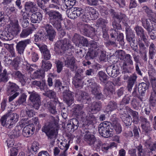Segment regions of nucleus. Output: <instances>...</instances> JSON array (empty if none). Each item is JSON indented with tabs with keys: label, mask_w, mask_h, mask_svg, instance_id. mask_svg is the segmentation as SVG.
<instances>
[{
	"label": "nucleus",
	"mask_w": 156,
	"mask_h": 156,
	"mask_svg": "<svg viewBox=\"0 0 156 156\" xmlns=\"http://www.w3.org/2000/svg\"><path fill=\"white\" fill-rule=\"evenodd\" d=\"M68 17L74 19L82 15L81 19L83 21L87 22L90 18L91 20L96 19L98 17V13L92 7H87L84 10L81 8L75 7L73 11L69 10L66 11Z\"/></svg>",
	"instance_id": "nucleus-1"
},
{
	"label": "nucleus",
	"mask_w": 156,
	"mask_h": 156,
	"mask_svg": "<svg viewBox=\"0 0 156 156\" xmlns=\"http://www.w3.org/2000/svg\"><path fill=\"white\" fill-rule=\"evenodd\" d=\"M47 13L49 15L50 22L58 31L61 32L62 36H64L65 33L63 30H62L60 22L62 20L61 14L58 11L52 10L47 12Z\"/></svg>",
	"instance_id": "nucleus-2"
},
{
	"label": "nucleus",
	"mask_w": 156,
	"mask_h": 156,
	"mask_svg": "<svg viewBox=\"0 0 156 156\" xmlns=\"http://www.w3.org/2000/svg\"><path fill=\"white\" fill-rule=\"evenodd\" d=\"M112 26L114 29H111L110 30V36L112 39L113 41H111L112 44H115L116 41H119L122 44L123 42V35L122 33H119L116 30H120L121 29V26L115 21L112 23Z\"/></svg>",
	"instance_id": "nucleus-3"
},
{
	"label": "nucleus",
	"mask_w": 156,
	"mask_h": 156,
	"mask_svg": "<svg viewBox=\"0 0 156 156\" xmlns=\"http://www.w3.org/2000/svg\"><path fill=\"white\" fill-rule=\"evenodd\" d=\"M82 108V106L78 105H75L73 111V114L77 116L80 115L82 114V116H83L84 115V113H82L81 111ZM82 120L84 122L83 125H86L91 124L96 122V119L92 114L87 115L86 118H84V117H83Z\"/></svg>",
	"instance_id": "nucleus-4"
},
{
	"label": "nucleus",
	"mask_w": 156,
	"mask_h": 156,
	"mask_svg": "<svg viewBox=\"0 0 156 156\" xmlns=\"http://www.w3.org/2000/svg\"><path fill=\"white\" fill-rule=\"evenodd\" d=\"M42 131L44 132L49 138L54 140L58 133L56 125L53 123H49L46 124L42 128Z\"/></svg>",
	"instance_id": "nucleus-5"
},
{
	"label": "nucleus",
	"mask_w": 156,
	"mask_h": 156,
	"mask_svg": "<svg viewBox=\"0 0 156 156\" xmlns=\"http://www.w3.org/2000/svg\"><path fill=\"white\" fill-rule=\"evenodd\" d=\"M19 115L16 113H13L9 116L5 115L2 117L1 120L2 125L3 126H8L10 128L12 125L16 123L18 120Z\"/></svg>",
	"instance_id": "nucleus-6"
},
{
	"label": "nucleus",
	"mask_w": 156,
	"mask_h": 156,
	"mask_svg": "<svg viewBox=\"0 0 156 156\" xmlns=\"http://www.w3.org/2000/svg\"><path fill=\"white\" fill-rule=\"evenodd\" d=\"M72 46L70 44L69 41L65 39L58 41L55 44V50L58 53H62L64 51L71 48Z\"/></svg>",
	"instance_id": "nucleus-7"
},
{
	"label": "nucleus",
	"mask_w": 156,
	"mask_h": 156,
	"mask_svg": "<svg viewBox=\"0 0 156 156\" xmlns=\"http://www.w3.org/2000/svg\"><path fill=\"white\" fill-rule=\"evenodd\" d=\"M109 123L104 122L100 124L98 127V131L101 136L108 138L112 136V132L109 129Z\"/></svg>",
	"instance_id": "nucleus-8"
},
{
	"label": "nucleus",
	"mask_w": 156,
	"mask_h": 156,
	"mask_svg": "<svg viewBox=\"0 0 156 156\" xmlns=\"http://www.w3.org/2000/svg\"><path fill=\"white\" fill-rule=\"evenodd\" d=\"M19 90L18 86L15 83L9 82L8 85L7 92L9 94H14L9 97V101L11 102L19 94L17 92Z\"/></svg>",
	"instance_id": "nucleus-9"
},
{
	"label": "nucleus",
	"mask_w": 156,
	"mask_h": 156,
	"mask_svg": "<svg viewBox=\"0 0 156 156\" xmlns=\"http://www.w3.org/2000/svg\"><path fill=\"white\" fill-rule=\"evenodd\" d=\"M84 137L87 143L90 145H93L96 148L100 147L101 141L97 140L94 136L91 135L90 133L88 132L85 134Z\"/></svg>",
	"instance_id": "nucleus-10"
},
{
	"label": "nucleus",
	"mask_w": 156,
	"mask_h": 156,
	"mask_svg": "<svg viewBox=\"0 0 156 156\" xmlns=\"http://www.w3.org/2000/svg\"><path fill=\"white\" fill-rule=\"evenodd\" d=\"M132 58L131 56L129 54H127L123 59L122 67L128 72H130L134 68L133 62Z\"/></svg>",
	"instance_id": "nucleus-11"
},
{
	"label": "nucleus",
	"mask_w": 156,
	"mask_h": 156,
	"mask_svg": "<svg viewBox=\"0 0 156 156\" xmlns=\"http://www.w3.org/2000/svg\"><path fill=\"white\" fill-rule=\"evenodd\" d=\"M73 41L76 46L79 47H81L82 46L87 47L89 45L88 41L86 38L77 34L74 35L73 38Z\"/></svg>",
	"instance_id": "nucleus-12"
},
{
	"label": "nucleus",
	"mask_w": 156,
	"mask_h": 156,
	"mask_svg": "<svg viewBox=\"0 0 156 156\" xmlns=\"http://www.w3.org/2000/svg\"><path fill=\"white\" fill-rule=\"evenodd\" d=\"M29 99L33 102L34 108L36 109H38L41 104L39 95L35 92L33 91L30 93Z\"/></svg>",
	"instance_id": "nucleus-13"
},
{
	"label": "nucleus",
	"mask_w": 156,
	"mask_h": 156,
	"mask_svg": "<svg viewBox=\"0 0 156 156\" xmlns=\"http://www.w3.org/2000/svg\"><path fill=\"white\" fill-rule=\"evenodd\" d=\"M35 129L34 124H29L24 127L22 134L24 136L28 137L34 134Z\"/></svg>",
	"instance_id": "nucleus-14"
},
{
	"label": "nucleus",
	"mask_w": 156,
	"mask_h": 156,
	"mask_svg": "<svg viewBox=\"0 0 156 156\" xmlns=\"http://www.w3.org/2000/svg\"><path fill=\"white\" fill-rule=\"evenodd\" d=\"M89 87L91 89L92 93L95 96L96 98L100 99L102 97V94L99 92L98 85L94 82H90L89 83Z\"/></svg>",
	"instance_id": "nucleus-15"
},
{
	"label": "nucleus",
	"mask_w": 156,
	"mask_h": 156,
	"mask_svg": "<svg viewBox=\"0 0 156 156\" xmlns=\"http://www.w3.org/2000/svg\"><path fill=\"white\" fill-rule=\"evenodd\" d=\"M30 42V40L29 39L21 41L18 42L16 45V48L18 53L20 54H23L25 47Z\"/></svg>",
	"instance_id": "nucleus-16"
},
{
	"label": "nucleus",
	"mask_w": 156,
	"mask_h": 156,
	"mask_svg": "<svg viewBox=\"0 0 156 156\" xmlns=\"http://www.w3.org/2000/svg\"><path fill=\"white\" fill-rule=\"evenodd\" d=\"M107 23V20L100 18L98 20L96 24V26L98 27H100L102 28L103 37L106 38L108 37V35L107 33L106 28H105V25Z\"/></svg>",
	"instance_id": "nucleus-17"
},
{
	"label": "nucleus",
	"mask_w": 156,
	"mask_h": 156,
	"mask_svg": "<svg viewBox=\"0 0 156 156\" xmlns=\"http://www.w3.org/2000/svg\"><path fill=\"white\" fill-rule=\"evenodd\" d=\"M63 96L64 101L69 106H70L73 103V96L70 91L65 90L63 93Z\"/></svg>",
	"instance_id": "nucleus-18"
},
{
	"label": "nucleus",
	"mask_w": 156,
	"mask_h": 156,
	"mask_svg": "<svg viewBox=\"0 0 156 156\" xmlns=\"http://www.w3.org/2000/svg\"><path fill=\"white\" fill-rule=\"evenodd\" d=\"M90 48L88 51V54L91 58L96 56L98 53L96 51V49L98 44L97 42L94 41H91L90 43Z\"/></svg>",
	"instance_id": "nucleus-19"
},
{
	"label": "nucleus",
	"mask_w": 156,
	"mask_h": 156,
	"mask_svg": "<svg viewBox=\"0 0 156 156\" xmlns=\"http://www.w3.org/2000/svg\"><path fill=\"white\" fill-rule=\"evenodd\" d=\"M83 78L80 74H76L73 81V83L76 88H81L83 86V83L82 81Z\"/></svg>",
	"instance_id": "nucleus-20"
},
{
	"label": "nucleus",
	"mask_w": 156,
	"mask_h": 156,
	"mask_svg": "<svg viewBox=\"0 0 156 156\" xmlns=\"http://www.w3.org/2000/svg\"><path fill=\"white\" fill-rule=\"evenodd\" d=\"M44 28L49 37V40L52 41L55 36V32L52 26L49 24H47L44 26Z\"/></svg>",
	"instance_id": "nucleus-21"
},
{
	"label": "nucleus",
	"mask_w": 156,
	"mask_h": 156,
	"mask_svg": "<svg viewBox=\"0 0 156 156\" xmlns=\"http://www.w3.org/2000/svg\"><path fill=\"white\" fill-rule=\"evenodd\" d=\"M38 47L42 53H43L44 60L49 59L51 57L50 52L47 48V46L45 45H38Z\"/></svg>",
	"instance_id": "nucleus-22"
},
{
	"label": "nucleus",
	"mask_w": 156,
	"mask_h": 156,
	"mask_svg": "<svg viewBox=\"0 0 156 156\" xmlns=\"http://www.w3.org/2000/svg\"><path fill=\"white\" fill-rule=\"evenodd\" d=\"M114 84L111 82H108L106 84L104 89V94L106 96H110L113 93Z\"/></svg>",
	"instance_id": "nucleus-23"
},
{
	"label": "nucleus",
	"mask_w": 156,
	"mask_h": 156,
	"mask_svg": "<svg viewBox=\"0 0 156 156\" xmlns=\"http://www.w3.org/2000/svg\"><path fill=\"white\" fill-rule=\"evenodd\" d=\"M25 7L26 11L27 12H33L37 11V9L36 4L30 1L26 2Z\"/></svg>",
	"instance_id": "nucleus-24"
},
{
	"label": "nucleus",
	"mask_w": 156,
	"mask_h": 156,
	"mask_svg": "<svg viewBox=\"0 0 156 156\" xmlns=\"http://www.w3.org/2000/svg\"><path fill=\"white\" fill-rule=\"evenodd\" d=\"M74 63V58L72 57H67V60L65 61V65L67 67L70 68L73 71L76 70L77 69V67Z\"/></svg>",
	"instance_id": "nucleus-25"
},
{
	"label": "nucleus",
	"mask_w": 156,
	"mask_h": 156,
	"mask_svg": "<svg viewBox=\"0 0 156 156\" xmlns=\"http://www.w3.org/2000/svg\"><path fill=\"white\" fill-rule=\"evenodd\" d=\"M141 126L144 131L147 134L151 131L149 122L145 118H142L141 120Z\"/></svg>",
	"instance_id": "nucleus-26"
},
{
	"label": "nucleus",
	"mask_w": 156,
	"mask_h": 156,
	"mask_svg": "<svg viewBox=\"0 0 156 156\" xmlns=\"http://www.w3.org/2000/svg\"><path fill=\"white\" fill-rule=\"evenodd\" d=\"M42 16L39 12L33 13L31 16L30 20L32 23H39L42 20Z\"/></svg>",
	"instance_id": "nucleus-27"
},
{
	"label": "nucleus",
	"mask_w": 156,
	"mask_h": 156,
	"mask_svg": "<svg viewBox=\"0 0 156 156\" xmlns=\"http://www.w3.org/2000/svg\"><path fill=\"white\" fill-rule=\"evenodd\" d=\"M111 12L113 13V18L115 20L116 19L119 22H120L121 20L122 22L124 23L127 20V18L124 14L120 13L119 15H118L116 12H114V11L113 9L111 10Z\"/></svg>",
	"instance_id": "nucleus-28"
},
{
	"label": "nucleus",
	"mask_w": 156,
	"mask_h": 156,
	"mask_svg": "<svg viewBox=\"0 0 156 156\" xmlns=\"http://www.w3.org/2000/svg\"><path fill=\"white\" fill-rule=\"evenodd\" d=\"M134 30L136 32L137 35L138 36H140L143 40L145 42L147 40V36L145 34L142 28L139 26H136L134 28Z\"/></svg>",
	"instance_id": "nucleus-29"
},
{
	"label": "nucleus",
	"mask_w": 156,
	"mask_h": 156,
	"mask_svg": "<svg viewBox=\"0 0 156 156\" xmlns=\"http://www.w3.org/2000/svg\"><path fill=\"white\" fill-rule=\"evenodd\" d=\"M144 11L146 12L148 17H151L152 21L156 22V14L152 12V11L147 6H144L142 7Z\"/></svg>",
	"instance_id": "nucleus-30"
},
{
	"label": "nucleus",
	"mask_w": 156,
	"mask_h": 156,
	"mask_svg": "<svg viewBox=\"0 0 156 156\" xmlns=\"http://www.w3.org/2000/svg\"><path fill=\"white\" fill-rule=\"evenodd\" d=\"M142 21L143 27L147 31H149L150 29L153 28L150 19H146L144 18L142 19Z\"/></svg>",
	"instance_id": "nucleus-31"
},
{
	"label": "nucleus",
	"mask_w": 156,
	"mask_h": 156,
	"mask_svg": "<svg viewBox=\"0 0 156 156\" xmlns=\"http://www.w3.org/2000/svg\"><path fill=\"white\" fill-rule=\"evenodd\" d=\"M12 75L15 77L19 79L20 82L23 85H24L26 83V77L23 76L19 71H16L13 73Z\"/></svg>",
	"instance_id": "nucleus-32"
},
{
	"label": "nucleus",
	"mask_w": 156,
	"mask_h": 156,
	"mask_svg": "<svg viewBox=\"0 0 156 156\" xmlns=\"http://www.w3.org/2000/svg\"><path fill=\"white\" fill-rule=\"evenodd\" d=\"M137 76L133 74L130 76L128 82V89L129 91H130L136 81Z\"/></svg>",
	"instance_id": "nucleus-33"
},
{
	"label": "nucleus",
	"mask_w": 156,
	"mask_h": 156,
	"mask_svg": "<svg viewBox=\"0 0 156 156\" xmlns=\"http://www.w3.org/2000/svg\"><path fill=\"white\" fill-rule=\"evenodd\" d=\"M79 101H83V100H89V97L87 93L82 91H79L76 95Z\"/></svg>",
	"instance_id": "nucleus-34"
},
{
	"label": "nucleus",
	"mask_w": 156,
	"mask_h": 156,
	"mask_svg": "<svg viewBox=\"0 0 156 156\" xmlns=\"http://www.w3.org/2000/svg\"><path fill=\"white\" fill-rule=\"evenodd\" d=\"M33 85L34 86H37L40 87L41 90H44L46 88V84L45 81L43 80L41 82L37 81H34L32 82Z\"/></svg>",
	"instance_id": "nucleus-35"
},
{
	"label": "nucleus",
	"mask_w": 156,
	"mask_h": 156,
	"mask_svg": "<svg viewBox=\"0 0 156 156\" xmlns=\"http://www.w3.org/2000/svg\"><path fill=\"white\" fill-rule=\"evenodd\" d=\"M55 105V102L53 101H51L47 104L48 109L49 112L52 114H55L56 112Z\"/></svg>",
	"instance_id": "nucleus-36"
},
{
	"label": "nucleus",
	"mask_w": 156,
	"mask_h": 156,
	"mask_svg": "<svg viewBox=\"0 0 156 156\" xmlns=\"http://www.w3.org/2000/svg\"><path fill=\"white\" fill-rule=\"evenodd\" d=\"M31 122L30 120H28L27 119H23L19 122L18 125L16 126L15 129L17 130H20L24 126L27 124H30Z\"/></svg>",
	"instance_id": "nucleus-37"
},
{
	"label": "nucleus",
	"mask_w": 156,
	"mask_h": 156,
	"mask_svg": "<svg viewBox=\"0 0 156 156\" xmlns=\"http://www.w3.org/2000/svg\"><path fill=\"white\" fill-rule=\"evenodd\" d=\"M149 53L150 58L153 59L156 53V47L153 43H151L149 46Z\"/></svg>",
	"instance_id": "nucleus-38"
},
{
	"label": "nucleus",
	"mask_w": 156,
	"mask_h": 156,
	"mask_svg": "<svg viewBox=\"0 0 156 156\" xmlns=\"http://www.w3.org/2000/svg\"><path fill=\"white\" fill-rule=\"evenodd\" d=\"M44 76V71L43 70L40 69L34 72L33 74L31 75L32 78H37L40 77H43Z\"/></svg>",
	"instance_id": "nucleus-39"
},
{
	"label": "nucleus",
	"mask_w": 156,
	"mask_h": 156,
	"mask_svg": "<svg viewBox=\"0 0 156 156\" xmlns=\"http://www.w3.org/2000/svg\"><path fill=\"white\" fill-rule=\"evenodd\" d=\"M42 63L41 67L44 72L47 71L51 68L52 65L49 61L42 60Z\"/></svg>",
	"instance_id": "nucleus-40"
},
{
	"label": "nucleus",
	"mask_w": 156,
	"mask_h": 156,
	"mask_svg": "<svg viewBox=\"0 0 156 156\" xmlns=\"http://www.w3.org/2000/svg\"><path fill=\"white\" fill-rule=\"evenodd\" d=\"M33 30L31 29H26L23 30L20 34V37L22 38L27 37L32 33Z\"/></svg>",
	"instance_id": "nucleus-41"
},
{
	"label": "nucleus",
	"mask_w": 156,
	"mask_h": 156,
	"mask_svg": "<svg viewBox=\"0 0 156 156\" xmlns=\"http://www.w3.org/2000/svg\"><path fill=\"white\" fill-rule=\"evenodd\" d=\"M83 30L84 32H86L87 34H89L91 35H93L94 34V29L87 24L84 25Z\"/></svg>",
	"instance_id": "nucleus-42"
},
{
	"label": "nucleus",
	"mask_w": 156,
	"mask_h": 156,
	"mask_svg": "<svg viewBox=\"0 0 156 156\" xmlns=\"http://www.w3.org/2000/svg\"><path fill=\"white\" fill-rule=\"evenodd\" d=\"M99 80L102 84L105 83L107 80L108 76L107 75L102 71H100L98 73Z\"/></svg>",
	"instance_id": "nucleus-43"
},
{
	"label": "nucleus",
	"mask_w": 156,
	"mask_h": 156,
	"mask_svg": "<svg viewBox=\"0 0 156 156\" xmlns=\"http://www.w3.org/2000/svg\"><path fill=\"white\" fill-rule=\"evenodd\" d=\"M145 145L151 151H155L156 148V144L152 143L150 140L146 141L145 143Z\"/></svg>",
	"instance_id": "nucleus-44"
},
{
	"label": "nucleus",
	"mask_w": 156,
	"mask_h": 156,
	"mask_svg": "<svg viewBox=\"0 0 156 156\" xmlns=\"http://www.w3.org/2000/svg\"><path fill=\"white\" fill-rule=\"evenodd\" d=\"M121 117L123 119L124 123L126 126H128L131 125L132 120L131 117L129 115H126V116H122Z\"/></svg>",
	"instance_id": "nucleus-45"
},
{
	"label": "nucleus",
	"mask_w": 156,
	"mask_h": 156,
	"mask_svg": "<svg viewBox=\"0 0 156 156\" xmlns=\"http://www.w3.org/2000/svg\"><path fill=\"white\" fill-rule=\"evenodd\" d=\"M148 87V86L147 84L144 83H140L138 87V91L140 93H144Z\"/></svg>",
	"instance_id": "nucleus-46"
},
{
	"label": "nucleus",
	"mask_w": 156,
	"mask_h": 156,
	"mask_svg": "<svg viewBox=\"0 0 156 156\" xmlns=\"http://www.w3.org/2000/svg\"><path fill=\"white\" fill-rule=\"evenodd\" d=\"M117 108L116 104L115 102H110L107 106V110L106 111L109 113V112L112 111L115 109Z\"/></svg>",
	"instance_id": "nucleus-47"
},
{
	"label": "nucleus",
	"mask_w": 156,
	"mask_h": 156,
	"mask_svg": "<svg viewBox=\"0 0 156 156\" xmlns=\"http://www.w3.org/2000/svg\"><path fill=\"white\" fill-rule=\"evenodd\" d=\"M69 141H67L64 140L61 142L59 145L60 147L62 150H64L65 151H67L69 148Z\"/></svg>",
	"instance_id": "nucleus-48"
},
{
	"label": "nucleus",
	"mask_w": 156,
	"mask_h": 156,
	"mask_svg": "<svg viewBox=\"0 0 156 156\" xmlns=\"http://www.w3.org/2000/svg\"><path fill=\"white\" fill-rule=\"evenodd\" d=\"M101 107V104L100 102H94L93 105L90 108L91 111L92 112V113H94V112H93L94 111H99Z\"/></svg>",
	"instance_id": "nucleus-49"
},
{
	"label": "nucleus",
	"mask_w": 156,
	"mask_h": 156,
	"mask_svg": "<svg viewBox=\"0 0 156 156\" xmlns=\"http://www.w3.org/2000/svg\"><path fill=\"white\" fill-rule=\"evenodd\" d=\"M149 78L152 87L154 88H156V77L151 74H150L149 73Z\"/></svg>",
	"instance_id": "nucleus-50"
},
{
	"label": "nucleus",
	"mask_w": 156,
	"mask_h": 156,
	"mask_svg": "<svg viewBox=\"0 0 156 156\" xmlns=\"http://www.w3.org/2000/svg\"><path fill=\"white\" fill-rule=\"evenodd\" d=\"M132 110L128 107H125V108H122L120 109V113L123 116H126V115H129V113H130Z\"/></svg>",
	"instance_id": "nucleus-51"
},
{
	"label": "nucleus",
	"mask_w": 156,
	"mask_h": 156,
	"mask_svg": "<svg viewBox=\"0 0 156 156\" xmlns=\"http://www.w3.org/2000/svg\"><path fill=\"white\" fill-rule=\"evenodd\" d=\"M8 79V74H7L6 70H4L3 73L0 75V82L2 81L6 82Z\"/></svg>",
	"instance_id": "nucleus-52"
},
{
	"label": "nucleus",
	"mask_w": 156,
	"mask_h": 156,
	"mask_svg": "<svg viewBox=\"0 0 156 156\" xmlns=\"http://www.w3.org/2000/svg\"><path fill=\"white\" fill-rule=\"evenodd\" d=\"M101 149L102 151L104 152L107 151L110 148V144L107 143H105L101 144Z\"/></svg>",
	"instance_id": "nucleus-53"
},
{
	"label": "nucleus",
	"mask_w": 156,
	"mask_h": 156,
	"mask_svg": "<svg viewBox=\"0 0 156 156\" xmlns=\"http://www.w3.org/2000/svg\"><path fill=\"white\" fill-rule=\"evenodd\" d=\"M151 38L153 40L156 38V27H154L152 29H150L149 31H147Z\"/></svg>",
	"instance_id": "nucleus-54"
},
{
	"label": "nucleus",
	"mask_w": 156,
	"mask_h": 156,
	"mask_svg": "<svg viewBox=\"0 0 156 156\" xmlns=\"http://www.w3.org/2000/svg\"><path fill=\"white\" fill-rule=\"evenodd\" d=\"M130 113H131V115L133 116V122H135V123H137L139 119L138 113L136 111L132 110Z\"/></svg>",
	"instance_id": "nucleus-55"
},
{
	"label": "nucleus",
	"mask_w": 156,
	"mask_h": 156,
	"mask_svg": "<svg viewBox=\"0 0 156 156\" xmlns=\"http://www.w3.org/2000/svg\"><path fill=\"white\" fill-rule=\"evenodd\" d=\"M64 3L67 8L74 5L76 3L75 0H64Z\"/></svg>",
	"instance_id": "nucleus-56"
},
{
	"label": "nucleus",
	"mask_w": 156,
	"mask_h": 156,
	"mask_svg": "<svg viewBox=\"0 0 156 156\" xmlns=\"http://www.w3.org/2000/svg\"><path fill=\"white\" fill-rule=\"evenodd\" d=\"M9 37V36L7 34V35H6L5 32H3L2 34H0V37L3 41H8L10 39Z\"/></svg>",
	"instance_id": "nucleus-57"
},
{
	"label": "nucleus",
	"mask_w": 156,
	"mask_h": 156,
	"mask_svg": "<svg viewBox=\"0 0 156 156\" xmlns=\"http://www.w3.org/2000/svg\"><path fill=\"white\" fill-rule=\"evenodd\" d=\"M38 146L39 144L37 143L33 142L31 147V150L34 152L37 151L39 148Z\"/></svg>",
	"instance_id": "nucleus-58"
},
{
	"label": "nucleus",
	"mask_w": 156,
	"mask_h": 156,
	"mask_svg": "<svg viewBox=\"0 0 156 156\" xmlns=\"http://www.w3.org/2000/svg\"><path fill=\"white\" fill-rule=\"evenodd\" d=\"M27 97V96L24 93L22 94L18 100L19 104H21L24 102L26 100Z\"/></svg>",
	"instance_id": "nucleus-59"
},
{
	"label": "nucleus",
	"mask_w": 156,
	"mask_h": 156,
	"mask_svg": "<svg viewBox=\"0 0 156 156\" xmlns=\"http://www.w3.org/2000/svg\"><path fill=\"white\" fill-rule=\"evenodd\" d=\"M8 147H12L14 144V140L13 138H9L6 141Z\"/></svg>",
	"instance_id": "nucleus-60"
},
{
	"label": "nucleus",
	"mask_w": 156,
	"mask_h": 156,
	"mask_svg": "<svg viewBox=\"0 0 156 156\" xmlns=\"http://www.w3.org/2000/svg\"><path fill=\"white\" fill-rule=\"evenodd\" d=\"M116 52L118 53V56L120 59H123L126 55L125 52L122 50H118Z\"/></svg>",
	"instance_id": "nucleus-61"
},
{
	"label": "nucleus",
	"mask_w": 156,
	"mask_h": 156,
	"mask_svg": "<svg viewBox=\"0 0 156 156\" xmlns=\"http://www.w3.org/2000/svg\"><path fill=\"white\" fill-rule=\"evenodd\" d=\"M46 95L50 98H54L55 97V93L52 90H49L48 91L46 94H45Z\"/></svg>",
	"instance_id": "nucleus-62"
},
{
	"label": "nucleus",
	"mask_w": 156,
	"mask_h": 156,
	"mask_svg": "<svg viewBox=\"0 0 156 156\" xmlns=\"http://www.w3.org/2000/svg\"><path fill=\"white\" fill-rule=\"evenodd\" d=\"M56 67L57 68V71L58 73H59L62 70L63 64L62 62L58 61L56 63Z\"/></svg>",
	"instance_id": "nucleus-63"
},
{
	"label": "nucleus",
	"mask_w": 156,
	"mask_h": 156,
	"mask_svg": "<svg viewBox=\"0 0 156 156\" xmlns=\"http://www.w3.org/2000/svg\"><path fill=\"white\" fill-rule=\"evenodd\" d=\"M115 131L117 133H119L122 131L121 127L119 123H117L114 127Z\"/></svg>",
	"instance_id": "nucleus-64"
}]
</instances>
